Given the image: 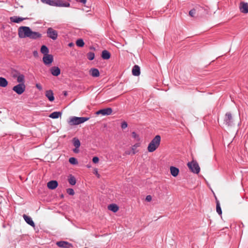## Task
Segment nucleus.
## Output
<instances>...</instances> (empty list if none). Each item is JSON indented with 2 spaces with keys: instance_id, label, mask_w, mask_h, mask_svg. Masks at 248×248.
I'll use <instances>...</instances> for the list:
<instances>
[{
  "instance_id": "f257e3e1",
  "label": "nucleus",
  "mask_w": 248,
  "mask_h": 248,
  "mask_svg": "<svg viewBox=\"0 0 248 248\" xmlns=\"http://www.w3.org/2000/svg\"><path fill=\"white\" fill-rule=\"evenodd\" d=\"M18 35L20 38H29L31 39H37L42 36L38 32L33 31L30 27L21 26L18 29Z\"/></svg>"
},
{
  "instance_id": "f03ea898",
  "label": "nucleus",
  "mask_w": 248,
  "mask_h": 248,
  "mask_svg": "<svg viewBox=\"0 0 248 248\" xmlns=\"http://www.w3.org/2000/svg\"><path fill=\"white\" fill-rule=\"evenodd\" d=\"M41 2L53 6L68 7L70 4L62 0H41Z\"/></svg>"
},
{
  "instance_id": "7ed1b4c3",
  "label": "nucleus",
  "mask_w": 248,
  "mask_h": 248,
  "mask_svg": "<svg viewBox=\"0 0 248 248\" xmlns=\"http://www.w3.org/2000/svg\"><path fill=\"white\" fill-rule=\"evenodd\" d=\"M161 141V137L159 135L155 136L148 145L147 149L149 152H153L159 146Z\"/></svg>"
},
{
  "instance_id": "20e7f679",
  "label": "nucleus",
  "mask_w": 248,
  "mask_h": 248,
  "mask_svg": "<svg viewBox=\"0 0 248 248\" xmlns=\"http://www.w3.org/2000/svg\"><path fill=\"white\" fill-rule=\"evenodd\" d=\"M90 119L89 117L72 116L69 118L68 123L70 125H78L84 123Z\"/></svg>"
},
{
  "instance_id": "39448f33",
  "label": "nucleus",
  "mask_w": 248,
  "mask_h": 248,
  "mask_svg": "<svg viewBox=\"0 0 248 248\" xmlns=\"http://www.w3.org/2000/svg\"><path fill=\"white\" fill-rule=\"evenodd\" d=\"M189 170L193 173L198 174L200 171V168L197 162L195 160H192L188 162L187 164Z\"/></svg>"
},
{
  "instance_id": "423d86ee",
  "label": "nucleus",
  "mask_w": 248,
  "mask_h": 248,
  "mask_svg": "<svg viewBox=\"0 0 248 248\" xmlns=\"http://www.w3.org/2000/svg\"><path fill=\"white\" fill-rule=\"evenodd\" d=\"M233 119L232 114L229 112H227L224 118V123L227 126H232L233 124Z\"/></svg>"
},
{
  "instance_id": "0eeeda50",
  "label": "nucleus",
  "mask_w": 248,
  "mask_h": 248,
  "mask_svg": "<svg viewBox=\"0 0 248 248\" xmlns=\"http://www.w3.org/2000/svg\"><path fill=\"white\" fill-rule=\"evenodd\" d=\"M25 85L24 84H18L13 88V90L17 94L20 95L25 91Z\"/></svg>"
},
{
  "instance_id": "6e6552de",
  "label": "nucleus",
  "mask_w": 248,
  "mask_h": 248,
  "mask_svg": "<svg viewBox=\"0 0 248 248\" xmlns=\"http://www.w3.org/2000/svg\"><path fill=\"white\" fill-rule=\"evenodd\" d=\"M47 36L51 39L55 40L57 38L58 32L56 31L53 29L52 28H49L47 30Z\"/></svg>"
},
{
  "instance_id": "1a4fd4ad",
  "label": "nucleus",
  "mask_w": 248,
  "mask_h": 248,
  "mask_svg": "<svg viewBox=\"0 0 248 248\" xmlns=\"http://www.w3.org/2000/svg\"><path fill=\"white\" fill-rule=\"evenodd\" d=\"M112 112V109L110 108H107L103 109H100L96 112V115L101 114L103 116L109 115Z\"/></svg>"
},
{
  "instance_id": "9d476101",
  "label": "nucleus",
  "mask_w": 248,
  "mask_h": 248,
  "mask_svg": "<svg viewBox=\"0 0 248 248\" xmlns=\"http://www.w3.org/2000/svg\"><path fill=\"white\" fill-rule=\"evenodd\" d=\"M53 61V56L51 54L44 55L43 62L46 65H49L52 63Z\"/></svg>"
},
{
  "instance_id": "9b49d317",
  "label": "nucleus",
  "mask_w": 248,
  "mask_h": 248,
  "mask_svg": "<svg viewBox=\"0 0 248 248\" xmlns=\"http://www.w3.org/2000/svg\"><path fill=\"white\" fill-rule=\"evenodd\" d=\"M56 245L58 247L63 248H71L73 247L71 244L64 241H58L56 243Z\"/></svg>"
},
{
  "instance_id": "f8f14e48",
  "label": "nucleus",
  "mask_w": 248,
  "mask_h": 248,
  "mask_svg": "<svg viewBox=\"0 0 248 248\" xmlns=\"http://www.w3.org/2000/svg\"><path fill=\"white\" fill-rule=\"evenodd\" d=\"M241 12L244 14L248 13V3L247 2H242L239 6Z\"/></svg>"
},
{
  "instance_id": "ddd939ff",
  "label": "nucleus",
  "mask_w": 248,
  "mask_h": 248,
  "mask_svg": "<svg viewBox=\"0 0 248 248\" xmlns=\"http://www.w3.org/2000/svg\"><path fill=\"white\" fill-rule=\"evenodd\" d=\"M51 74L54 76H58L61 73L60 69L57 66H53L50 69Z\"/></svg>"
},
{
  "instance_id": "4468645a",
  "label": "nucleus",
  "mask_w": 248,
  "mask_h": 248,
  "mask_svg": "<svg viewBox=\"0 0 248 248\" xmlns=\"http://www.w3.org/2000/svg\"><path fill=\"white\" fill-rule=\"evenodd\" d=\"M26 19H27V18H23L17 16H14L10 17L11 22L16 23H19Z\"/></svg>"
},
{
  "instance_id": "2eb2a0df",
  "label": "nucleus",
  "mask_w": 248,
  "mask_h": 248,
  "mask_svg": "<svg viewBox=\"0 0 248 248\" xmlns=\"http://www.w3.org/2000/svg\"><path fill=\"white\" fill-rule=\"evenodd\" d=\"M23 217L27 223L32 227L35 226V224L30 217L24 214L23 215Z\"/></svg>"
},
{
  "instance_id": "dca6fc26",
  "label": "nucleus",
  "mask_w": 248,
  "mask_h": 248,
  "mask_svg": "<svg viewBox=\"0 0 248 248\" xmlns=\"http://www.w3.org/2000/svg\"><path fill=\"white\" fill-rule=\"evenodd\" d=\"M46 96L48 98L49 101L52 102L54 100V94L52 90H47L45 93Z\"/></svg>"
},
{
  "instance_id": "f3484780",
  "label": "nucleus",
  "mask_w": 248,
  "mask_h": 248,
  "mask_svg": "<svg viewBox=\"0 0 248 248\" xmlns=\"http://www.w3.org/2000/svg\"><path fill=\"white\" fill-rule=\"evenodd\" d=\"M58 182L55 180H52L47 183V187L50 189H54L58 186Z\"/></svg>"
},
{
  "instance_id": "a211bd4d",
  "label": "nucleus",
  "mask_w": 248,
  "mask_h": 248,
  "mask_svg": "<svg viewBox=\"0 0 248 248\" xmlns=\"http://www.w3.org/2000/svg\"><path fill=\"white\" fill-rule=\"evenodd\" d=\"M132 74L135 76H139L140 75V67L138 65H135L132 68Z\"/></svg>"
},
{
  "instance_id": "6ab92c4d",
  "label": "nucleus",
  "mask_w": 248,
  "mask_h": 248,
  "mask_svg": "<svg viewBox=\"0 0 248 248\" xmlns=\"http://www.w3.org/2000/svg\"><path fill=\"white\" fill-rule=\"evenodd\" d=\"M170 171L171 174L173 177H176L178 175V173L179 172V169L173 166H171L170 167Z\"/></svg>"
},
{
  "instance_id": "aec40b11",
  "label": "nucleus",
  "mask_w": 248,
  "mask_h": 248,
  "mask_svg": "<svg viewBox=\"0 0 248 248\" xmlns=\"http://www.w3.org/2000/svg\"><path fill=\"white\" fill-rule=\"evenodd\" d=\"M90 74L93 77H98L100 75L99 71L96 68H91L90 70Z\"/></svg>"
},
{
  "instance_id": "412c9836",
  "label": "nucleus",
  "mask_w": 248,
  "mask_h": 248,
  "mask_svg": "<svg viewBox=\"0 0 248 248\" xmlns=\"http://www.w3.org/2000/svg\"><path fill=\"white\" fill-rule=\"evenodd\" d=\"M108 209L113 212H116L119 209V207L115 204H109L108 207Z\"/></svg>"
},
{
  "instance_id": "4be33fe9",
  "label": "nucleus",
  "mask_w": 248,
  "mask_h": 248,
  "mask_svg": "<svg viewBox=\"0 0 248 248\" xmlns=\"http://www.w3.org/2000/svg\"><path fill=\"white\" fill-rule=\"evenodd\" d=\"M101 56L103 59L108 60L110 57V54L108 51L104 50L102 52Z\"/></svg>"
},
{
  "instance_id": "5701e85b",
  "label": "nucleus",
  "mask_w": 248,
  "mask_h": 248,
  "mask_svg": "<svg viewBox=\"0 0 248 248\" xmlns=\"http://www.w3.org/2000/svg\"><path fill=\"white\" fill-rule=\"evenodd\" d=\"M8 81L6 79L3 77H0V87H6L8 85Z\"/></svg>"
},
{
  "instance_id": "b1692460",
  "label": "nucleus",
  "mask_w": 248,
  "mask_h": 248,
  "mask_svg": "<svg viewBox=\"0 0 248 248\" xmlns=\"http://www.w3.org/2000/svg\"><path fill=\"white\" fill-rule=\"evenodd\" d=\"M62 115V112L60 111H55L51 113L49 117L52 119H57Z\"/></svg>"
},
{
  "instance_id": "393cba45",
  "label": "nucleus",
  "mask_w": 248,
  "mask_h": 248,
  "mask_svg": "<svg viewBox=\"0 0 248 248\" xmlns=\"http://www.w3.org/2000/svg\"><path fill=\"white\" fill-rule=\"evenodd\" d=\"M68 181L69 183L72 186H74L76 184V178L72 174H70L69 176Z\"/></svg>"
},
{
  "instance_id": "a878e982",
  "label": "nucleus",
  "mask_w": 248,
  "mask_h": 248,
  "mask_svg": "<svg viewBox=\"0 0 248 248\" xmlns=\"http://www.w3.org/2000/svg\"><path fill=\"white\" fill-rule=\"evenodd\" d=\"M40 51L44 55H46L48 54L49 49L46 46L43 45L41 47Z\"/></svg>"
},
{
  "instance_id": "bb28decb",
  "label": "nucleus",
  "mask_w": 248,
  "mask_h": 248,
  "mask_svg": "<svg viewBox=\"0 0 248 248\" xmlns=\"http://www.w3.org/2000/svg\"><path fill=\"white\" fill-rule=\"evenodd\" d=\"M17 81L19 84H24L25 82V77L23 74H20L17 78Z\"/></svg>"
},
{
  "instance_id": "cd10ccee",
  "label": "nucleus",
  "mask_w": 248,
  "mask_h": 248,
  "mask_svg": "<svg viewBox=\"0 0 248 248\" xmlns=\"http://www.w3.org/2000/svg\"><path fill=\"white\" fill-rule=\"evenodd\" d=\"M216 211L219 215L222 214V210L220 207V203L218 201L216 202Z\"/></svg>"
},
{
  "instance_id": "c85d7f7f",
  "label": "nucleus",
  "mask_w": 248,
  "mask_h": 248,
  "mask_svg": "<svg viewBox=\"0 0 248 248\" xmlns=\"http://www.w3.org/2000/svg\"><path fill=\"white\" fill-rule=\"evenodd\" d=\"M73 144L77 148H78L80 145V142L78 139L75 138L73 139Z\"/></svg>"
},
{
  "instance_id": "c756f323",
  "label": "nucleus",
  "mask_w": 248,
  "mask_h": 248,
  "mask_svg": "<svg viewBox=\"0 0 248 248\" xmlns=\"http://www.w3.org/2000/svg\"><path fill=\"white\" fill-rule=\"evenodd\" d=\"M76 45L79 47H83L84 45V42L82 39H78L76 41Z\"/></svg>"
},
{
  "instance_id": "7c9ffc66",
  "label": "nucleus",
  "mask_w": 248,
  "mask_h": 248,
  "mask_svg": "<svg viewBox=\"0 0 248 248\" xmlns=\"http://www.w3.org/2000/svg\"><path fill=\"white\" fill-rule=\"evenodd\" d=\"M69 162L72 165H76L78 164L77 159L74 157H70L69 159Z\"/></svg>"
},
{
  "instance_id": "2f4dec72",
  "label": "nucleus",
  "mask_w": 248,
  "mask_h": 248,
  "mask_svg": "<svg viewBox=\"0 0 248 248\" xmlns=\"http://www.w3.org/2000/svg\"><path fill=\"white\" fill-rule=\"evenodd\" d=\"M87 58L90 61L93 60L94 58V53L92 52H89L87 53Z\"/></svg>"
},
{
  "instance_id": "473e14b6",
  "label": "nucleus",
  "mask_w": 248,
  "mask_h": 248,
  "mask_svg": "<svg viewBox=\"0 0 248 248\" xmlns=\"http://www.w3.org/2000/svg\"><path fill=\"white\" fill-rule=\"evenodd\" d=\"M66 192L70 195H74L75 194L74 189L71 188H67Z\"/></svg>"
},
{
  "instance_id": "72a5a7b5",
  "label": "nucleus",
  "mask_w": 248,
  "mask_h": 248,
  "mask_svg": "<svg viewBox=\"0 0 248 248\" xmlns=\"http://www.w3.org/2000/svg\"><path fill=\"white\" fill-rule=\"evenodd\" d=\"M132 137L136 139L137 140L139 141L140 140V138L139 135H137L135 132H133L132 133Z\"/></svg>"
},
{
  "instance_id": "f704fd0d",
  "label": "nucleus",
  "mask_w": 248,
  "mask_h": 248,
  "mask_svg": "<svg viewBox=\"0 0 248 248\" xmlns=\"http://www.w3.org/2000/svg\"><path fill=\"white\" fill-rule=\"evenodd\" d=\"M140 145V144L139 143H137L135 144L132 147V150H133V154H135L136 152H135V150L138 147H139Z\"/></svg>"
},
{
  "instance_id": "c9c22d12",
  "label": "nucleus",
  "mask_w": 248,
  "mask_h": 248,
  "mask_svg": "<svg viewBox=\"0 0 248 248\" xmlns=\"http://www.w3.org/2000/svg\"><path fill=\"white\" fill-rule=\"evenodd\" d=\"M196 9L195 8H194V9L191 10L189 12V16H190L192 17H193L196 13Z\"/></svg>"
},
{
  "instance_id": "e433bc0d",
  "label": "nucleus",
  "mask_w": 248,
  "mask_h": 248,
  "mask_svg": "<svg viewBox=\"0 0 248 248\" xmlns=\"http://www.w3.org/2000/svg\"><path fill=\"white\" fill-rule=\"evenodd\" d=\"M127 127V124L126 122L124 121L121 124V128L124 129Z\"/></svg>"
},
{
  "instance_id": "4c0bfd02",
  "label": "nucleus",
  "mask_w": 248,
  "mask_h": 248,
  "mask_svg": "<svg viewBox=\"0 0 248 248\" xmlns=\"http://www.w3.org/2000/svg\"><path fill=\"white\" fill-rule=\"evenodd\" d=\"M99 161V158L97 156H94L93 157V162L94 163H98Z\"/></svg>"
},
{
  "instance_id": "58836bf2",
  "label": "nucleus",
  "mask_w": 248,
  "mask_h": 248,
  "mask_svg": "<svg viewBox=\"0 0 248 248\" xmlns=\"http://www.w3.org/2000/svg\"><path fill=\"white\" fill-rule=\"evenodd\" d=\"M35 86L39 90L41 91L42 90V87L40 84L37 83L36 84Z\"/></svg>"
},
{
  "instance_id": "ea45409f",
  "label": "nucleus",
  "mask_w": 248,
  "mask_h": 248,
  "mask_svg": "<svg viewBox=\"0 0 248 248\" xmlns=\"http://www.w3.org/2000/svg\"><path fill=\"white\" fill-rule=\"evenodd\" d=\"M146 200L148 202H150L152 200V196L151 195H148L146 197Z\"/></svg>"
},
{
  "instance_id": "a19ab883",
  "label": "nucleus",
  "mask_w": 248,
  "mask_h": 248,
  "mask_svg": "<svg viewBox=\"0 0 248 248\" xmlns=\"http://www.w3.org/2000/svg\"><path fill=\"white\" fill-rule=\"evenodd\" d=\"M33 55L35 57H37L38 56V52L36 50L33 52Z\"/></svg>"
},
{
  "instance_id": "79ce46f5",
  "label": "nucleus",
  "mask_w": 248,
  "mask_h": 248,
  "mask_svg": "<svg viewBox=\"0 0 248 248\" xmlns=\"http://www.w3.org/2000/svg\"><path fill=\"white\" fill-rule=\"evenodd\" d=\"M78 148H76L75 149L73 150V151L75 152V153H78V149H77Z\"/></svg>"
},
{
  "instance_id": "37998d69",
  "label": "nucleus",
  "mask_w": 248,
  "mask_h": 248,
  "mask_svg": "<svg viewBox=\"0 0 248 248\" xmlns=\"http://www.w3.org/2000/svg\"><path fill=\"white\" fill-rule=\"evenodd\" d=\"M68 46H73V44L72 43H70L69 44Z\"/></svg>"
},
{
  "instance_id": "c03bdc74",
  "label": "nucleus",
  "mask_w": 248,
  "mask_h": 248,
  "mask_svg": "<svg viewBox=\"0 0 248 248\" xmlns=\"http://www.w3.org/2000/svg\"><path fill=\"white\" fill-rule=\"evenodd\" d=\"M64 95L65 96H66V95H67V92H64Z\"/></svg>"
}]
</instances>
